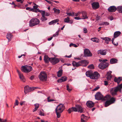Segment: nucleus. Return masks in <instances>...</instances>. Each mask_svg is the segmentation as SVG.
I'll return each mask as SVG.
<instances>
[{
    "mask_svg": "<svg viewBox=\"0 0 122 122\" xmlns=\"http://www.w3.org/2000/svg\"><path fill=\"white\" fill-rule=\"evenodd\" d=\"M73 20H70V19H69V22L68 23H69L70 24H72L73 23Z\"/></svg>",
    "mask_w": 122,
    "mask_h": 122,
    "instance_id": "61",
    "label": "nucleus"
},
{
    "mask_svg": "<svg viewBox=\"0 0 122 122\" xmlns=\"http://www.w3.org/2000/svg\"><path fill=\"white\" fill-rule=\"evenodd\" d=\"M53 10L54 11L55 13L59 14L60 13V10L59 9H57L55 8H54Z\"/></svg>",
    "mask_w": 122,
    "mask_h": 122,
    "instance_id": "35",
    "label": "nucleus"
},
{
    "mask_svg": "<svg viewBox=\"0 0 122 122\" xmlns=\"http://www.w3.org/2000/svg\"><path fill=\"white\" fill-rule=\"evenodd\" d=\"M35 107L38 109L39 106V104H36L34 105Z\"/></svg>",
    "mask_w": 122,
    "mask_h": 122,
    "instance_id": "50",
    "label": "nucleus"
},
{
    "mask_svg": "<svg viewBox=\"0 0 122 122\" xmlns=\"http://www.w3.org/2000/svg\"><path fill=\"white\" fill-rule=\"evenodd\" d=\"M38 77L40 80L42 81H46L47 79V75L44 72H41Z\"/></svg>",
    "mask_w": 122,
    "mask_h": 122,
    "instance_id": "8",
    "label": "nucleus"
},
{
    "mask_svg": "<svg viewBox=\"0 0 122 122\" xmlns=\"http://www.w3.org/2000/svg\"><path fill=\"white\" fill-rule=\"evenodd\" d=\"M92 73L91 71H87L86 73V76L88 77H89L90 78L91 76L92 75Z\"/></svg>",
    "mask_w": 122,
    "mask_h": 122,
    "instance_id": "30",
    "label": "nucleus"
},
{
    "mask_svg": "<svg viewBox=\"0 0 122 122\" xmlns=\"http://www.w3.org/2000/svg\"><path fill=\"white\" fill-rule=\"evenodd\" d=\"M18 75L20 80L23 81L25 82V79L23 74L21 73Z\"/></svg>",
    "mask_w": 122,
    "mask_h": 122,
    "instance_id": "25",
    "label": "nucleus"
},
{
    "mask_svg": "<svg viewBox=\"0 0 122 122\" xmlns=\"http://www.w3.org/2000/svg\"><path fill=\"white\" fill-rule=\"evenodd\" d=\"M100 16H98V15H97V17L96 18V19L97 20H98L100 19Z\"/></svg>",
    "mask_w": 122,
    "mask_h": 122,
    "instance_id": "58",
    "label": "nucleus"
},
{
    "mask_svg": "<svg viewBox=\"0 0 122 122\" xmlns=\"http://www.w3.org/2000/svg\"><path fill=\"white\" fill-rule=\"evenodd\" d=\"M59 20L58 19H55L49 22L48 23V24L49 25H51L54 24V23H56V22H57Z\"/></svg>",
    "mask_w": 122,
    "mask_h": 122,
    "instance_id": "28",
    "label": "nucleus"
},
{
    "mask_svg": "<svg viewBox=\"0 0 122 122\" xmlns=\"http://www.w3.org/2000/svg\"><path fill=\"white\" fill-rule=\"evenodd\" d=\"M91 40L92 41L96 43H98L100 41L99 39H91Z\"/></svg>",
    "mask_w": 122,
    "mask_h": 122,
    "instance_id": "34",
    "label": "nucleus"
},
{
    "mask_svg": "<svg viewBox=\"0 0 122 122\" xmlns=\"http://www.w3.org/2000/svg\"><path fill=\"white\" fill-rule=\"evenodd\" d=\"M95 97V99L97 100H106L105 104V107H107L114 103L116 101V99L113 97H111L110 95H107L103 97V95L99 92L97 93Z\"/></svg>",
    "mask_w": 122,
    "mask_h": 122,
    "instance_id": "1",
    "label": "nucleus"
},
{
    "mask_svg": "<svg viewBox=\"0 0 122 122\" xmlns=\"http://www.w3.org/2000/svg\"><path fill=\"white\" fill-rule=\"evenodd\" d=\"M67 77L65 76H63L57 81V82L59 83H61L62 82L65 81L67 80Z\"/></svg>",
    "mask_w": 122,
    "mask_h": 122,
    "instance_id": "18",
    "label": "nucleus"
},
{
    "mask_svg": "<svg viewBox=\"0 0 122 122\" xmlns=\"http://www.w3.org/2000/svg\"><path fill=\"white\" fill-rule=\"evenodd\" d=\"M83 109L81 106L78 105H76L75 107H72L69 108L68 110L69 113H71L73 111L78 112L81 113L83 112Z\"/></svg>",
    "mask_w": 122,
    "mask_h": 122,
    "instance_id": "2",
    "label": "nucleus"
},
{
    "mask_svg": "<svg viewBox=\"0 0 122 122\" xmlns=\"http://www.w3.org/2000/svg\"><path fill=\"white\" fill-rule=\"evenodd\" d=\"M17 1L20 2V4H22L24 1V0H16Z\"/></svg>",
    "mask_w": 122,
    "mask_h": 122,
    "instance_id": "48",
    "label": "nucleus"
},
{
    "mask_svg": "<svg viewBox=\"0 0 122 122\" xmlns=\"http://www.w3.org/2000/svg\"><path fill=\"white\" fill-rule=\"evenodd\" d=\"M77 62L75 61H73L72 62V65L73 66H76V67Z\"/></svg>",
    "mask_w": 122,
    "mask_h": 122,
    "instance_id": "52",
    "label": "nucleus"
},
{
    "mask_svg": "<svg viewBox=\"0 0 122 122\" xmlns=\"http://www.w3.org/2000/svg\"><path fill=\"white\" fill-rule=\"evenodd\" d=\"M77 46L75 44H74L72 43H71L70 45V46L71 47V46H73L74 47H76L77 46Z\"/></svg>",
    "mask_w": 122,
    "mask_h": 122,
    "instance_id": "43",
    "label": "nucleus"
},
{
    "mask_svg": "<svg viewBox=\"0 0 122 122\" xmlns=\"http://www.w3.org/2000/svg\"><path fill=\"white\" fill-rule=\"evenodd\" d=\"M81 61L77 62L76 67H77L79 66H81Z\"/></svg>",
    "mask_w": 122,
    "mask_h": 122,
    "instance_id": "46",
    "label": "nucleus"
},
{
    "mask_svg": "<svg viewBox=\"0 0 122 122\" xmlns=\"http://www.w3.org/2000/svg\"><path fill=\"white\" fill-rule=\"evenodd\" d=\"M34 88H31L28 86H26L24 87V92L25 94L27 93L30 92L31 91L34 90Z\"/></svg>",
    "mask_w": 122,
    "mask_h": 122,
    "instance_id": "13",
    "label": "nucleus"
},
{
    "mask_svg": "<svg viewBox=\"0 0 122 122\" xmlns=\"http://www.w3.org/2000/svg\"><path fill=\"white\" fill-rule=\"evenodd\" d=\"M117 10L119 12L122 13V6H119L117 8Z\"/></svg>",
    "mask_w": 122,
    "mask_h": 122,
    "instance_id": "31",
    "label": "nucleus"
},
{
    "mask_svg": "<svg viewBox=\"0 0 122 122\" xmlns=\"http://www.w3.org/2000/svg\"><path fill=\"white\" fill-rule=\"evenodd\" d=\"M36 5H34L33 6V9H34L35 11V12H41V10H40L38 8H37L38 7V5H36V4H35Z\"/></svg>",
    "mask_w": 122,
    "mask_h": 122,
    "instance_id": "21",
    "label": "nucleus"
},
{
    "mask_svg": "<svg viewBox=\"0 0 122 122\" xmlns=\"http://www.w3.org/2000/svg\"><path fill=\"white\" fill-rule=\"evenodd\" d=\"M122 80V78L121 77H119L118 78L116 77H115L114 79V81L116 82H117L118 84Z\"/></svg>",
    "mask_w": 122,
    "mask_h": 122,
    "instance_id": "26",
    "label": "nucleus"
},
{
    "mask_svg": "<svg viewBox=\"0 0 122 122\" xmlns=\"http://www.w3.org/2000/svg\"><path fill=\"white\" fill-rule=\"evenodd\" d=\"M34 76H31L30 77V79L31 80H32L34 78Z\"/></svg>",
    "mask_w": 122,
    "mask_h": 122,
    "instance_id": "64",
    "label": "nucleus"
},
{
    "mask_svg": "<svg viewBox=\"0 0 122 122\" xmlns=\"http://www.w3.org/2000/svg\"><path fill=\"white\" fill-rule=\"evenodd\" d=\"M12 37V35L11 34L9 33H7L6 35V38H11Z\"/></svg>",
    "mask_w": 122,
    "mask_h": 122,
    "instance_id": "37",
    "label": "nucleus"
},
{
    "mask_svg": "<svg viewBox=\"0 0 122 122\" xmlns=\"http://www.w3.org/2000/svg\"><path fill=\"white\" fill-rule=\"evenodd\" d=\"M50 15V14L48 12H46L45 13V15L46 16H48Z\"/></svg>",
    "mask_w": 122,
    "mask_h": 122,
    "instance_id": "59",
    "label": "nucleus"
},
{
    "mask_svg": "<svg viewBox=\"0 0 122 122\" xmlns=\"http://www.w3.org/2000/svg\"><path fill=\"white\" fill-rule=\"evenodd\" d=\"M115 39H112V43L114 45L117 46L118 45V43L117 41L115 40Z\"/></svg>",
    "mask_w": 122,
    "mask_h": 122,
    "instance_id": "32",
    "label": "nucleus"
},
{
    "mask_svg": "<svg viewBox=\"0 0 122 122\" xmlns=\"http://www.w3.org/2000/svg\"><path fill=\"white\" fill-rule=\"evenodd\" d=\"M25 102H20V104L22 106L23 104H24V103Z\"/></svg>",
    "mask_w": 122,
    "mask_h": 122,
    "instance_id": "63",
    "label": "nucleus"
},
{
    "mask_svg": "<svg viewBox=\"0 0 122 122\" xmlns=\"http://www.w3.org/2000/svg\"><path fill=\"white\" fill-rule=\"evenodd\" d=\"M99 61L101 62V63H100L98 65V67L99 68L101 69H104L106 68L108 66L109 63L105 62L107 61V59H99Z\"/></svg>",
    "mask_w": 122,
    "mask_h": 122,
    "instance_id": "4",
    "label": "nucleus"
},
{
    "mask_svg": "<svg viewBox=\"0 0 122 122\" xmlns=\"http://www.w3.org/2000/svg\"><path fill=\"white\" fill-rule=\"evenodd\" d=\"M117 10V8L115 6H111L108 9V11L110 12H114Z\"/></svg>",
    "mask_w": 122,
    "mask_h": 122,
    "instance_id": "14",
    "label": "nucleus"
},
{
    "mask_svg": "<svg viewBox=\"0 0 122 122\" xmlns=\"http://www.w3.org/2000/svg\"><path fill=\"white\" fill-rule=\"evenodd\" d=\"M19 104V102L18 100H16L14 104L15 105H18Z\"/></svg>",
    "mask_w": 122,
    "mask_h": 122,
    "instance_id": "49",
    "label": "nucleus"
},
{
    "mask_svg": "<svg viewBox=\"0 0 122 122\" xmlns=\"http://www.w3.org/2000/svg\"><path fill=\"white\" fill-rule=\"evenodd\" d=\"M40 22V20L37 18H32L29 22V26H34L39 24Z\"/></svg>",
    "mask_w": 122,
    "mask_h": 122,
    "instance_id": "6",
    "label": "nucleus"
},
{
    "mask_svg": "<svg viewBox=\"0 0 122 122\" xmlns=\"http://www.w3.org/2000/svg\"><path fill=\"white\" fill-rule=\"evenodd\" d=\"M112 72L111 71H110L107 72V80H110L112 78V76L111 75Z\"/></svg>",
    "mask_w": 122,
    "mask_h": 122,
    "instance_id": "24",
    "label": "nucleus"
},
{
    "mask_svg": "<svg viewBox=\"0 0 122 122\" xmlns=\"http://www.w3.org/2000/svg\"><path fill=\"white\" fill-rule=\"evenodd\" d=\"M59 33V30L56 32L54 34L53 36H51L49 38H53V37H57Z\"/></svg>",
    "mask_w": 122,
    "mask_h": 122,
    "instance_id": "33",
    "label": "nucleus"
},
{
    "mask_svg": "<svg viewBox=\"0 0 122 122\" xmlns=\"http://www.w3.org/2000/svg\"><path fill=\"white\" fill-rule=\"evenodd\" d=\"M69 19H70V18L67 17V18H65L64 19V21L65 23H69Z\"/></svg>",
    "mask_w": 122,
    "mask_h": 122,
    "instance_id": "38",
    "label": "nucleus"
},
{
    "mask_svg": "<svg viewBox=\"0 0 122 122\" xmlns=\"http://www.w3.org/2000/svg\"><path fill=\"white\" fill-rule=\"evenodd\" d=\"M117 60L115 58H112L110 60V63L111 64H113L117 62Z\"/></svg>",
    "mask_w": 122,
    "mask_h": 122,
    "instance_id": "27",
    "label": "nucleus"
},
{
    "mask_svg": "<svg viewBox=\"0 0 122 122\" xmlns=\"http://www.w3.org/2000/svg\"><path fill=\"white\" fill-rule=\"evenodd\" d=\"M50 58H49L46 55H45L44 56V60L45 62L48 63L49 61L50 62Z\"/></svg>",
    "mask_w": 122,
    "mask_h": 122,
    "instance_id": "23",
    "label": "nucleus"
},
{
    "mask_svg": "<svg viewBox=\"0 0 122 122\" xmlns=\"http://www.w3.org/2000/svg\"><path fill=\"white\" fill-rule=\"evenodd\" d=\"M104 85L105 86H107L108 84V83L107 81H104Z\"/></svg>",
    "mask_w": 122,
    "mask_h": 122,
    "instance_id": "57",
    "label": "nucleus"
},
{
    "mask_svg": "<svg viewBox=\"0 0 122 122\" xmlns=\"http://www.w3.org/2000/svg\"><path fill=\"white\" fill-rule=\"evenodd\" d=\"M86 104L87 106L89 108L92 107L94 105V103L90 101H87Z\"/></svg>",
    "mask_w": 122,
    "mask_h": 122,
    "instance_id": "16",
    "label": "nucleus"
},
{
    "mask_svg": "<svg viewBox=\"0 0 122 122\" xmlns=\"http://www.w3.org/2000/svg\"><path fill=\"white\" fill-rule=\"evenodd\" d=\"M81 66H86L88 64V62L85 60H82L81 61Z\"/></svg>",
    "mask_w": 122,
    "mask_h": 122,
    "instance_id": "20",
    "label": "nucleus"
},
{
    "mask_svg": "<svg viewBox=\"0 0 122 122\" xmlns=\"http://www.w3.org/2000/svg\"><path fill=\"white\" fill-rule=\"evenodd\" d=\"M107 50H100L97 51L98 54H100L101 55H104L106 54Z\"/></svg>",
    "mask_w": 122,
    "mask_h": 122,
    "instance_id": "17",
    "label": "nucleus"
},
{
    "mask_svg": "<svg viewBox=\"0 0 122 122\" xmlns=\"http://www.w3.org/2000/svg\"><path fill=\"white\" fill-rule=\"evenodd\" d=\"M74 19L77 20H78L81 19V18L80 17H75Z\"/></svg>",
    "mask_w": 122,
    "mask_h": 122,
    "instance_id": "55",
    "label": "nucleus"
},
{
    "mask_svg": "<svg viewBox=\"0 0 122 122\" xmlns=\"http://www.w3.org/2000/svg\"><path fill=\"white\" fill-rule=\"evenodd\" d=\"M82 16L81 19H87L88 18V17L87 15V13L85 11H82L81 12V13Z\"/></svg>",
    "mask_w": 122,
    "mask_h": 122,
    "instance_id": "15",
    "label": "nucleus"
},
{
    "mask_svg": "<svg viewBox=\"0 0 122 122\" xmlns=\"http://www.w3.org/2000/svg\"><path fill=\"white\" fill-rule=\"evenodd\" d=\"M88 67L91 69H93L94 68V66L93 64H91L89 66H88Z\"/></svg>",
    "mask_w": 122,
    "mask_h": 122,
    "instance_id": "42",
    "label": "nucleus"
},
{
    "mask_svg": "<svg viewBox=\"0 0 122 122\" xmlns=\"http://www.w3.org/2000/svg\"><path fill=\"white\" fill-rule=\"evenodd\" d=\"M39 114L41 116H44V113L41 111H40Z\"/></svg>",
    "mask_w": 122,
    "mask_h": 122,
    "instance_id": "53",
    "label": "nucleus"
},
{
    "mask_svg": "<svg viewBox=\"0 0 122 122\" xmlns=\"http://www.w3.org/2000/svg\"><path fill=\"white\" fill-rule=\"evenodd\" d=\"M41 12L42 11V12L41 13V14L42 15V16H45V11H43V10H41Z\"/></svg>",
    "mask_w": 122,
    "mask_h": 122,
    "instance_id": "47",
    "label": "nucleus"
},
{
    "mask_svg": "<svg viewBox=\"0 0 122 122\" xmlns=\"http://www.w3.org/2000/svg\"><path fill=\"white\" fill-rule=\"evenodd\" d=\"M60 61L59 60L56 58H50V62L53 64H55L58 62Z\"/></svg>",
    "mask_w": 122,
    "mask_h": 122,
    "instance_id": "11",
    "label": "nucleus"
},
{
    "mask_svg": "<svg viewBox=\"0 0 122 122\" xmlns=\"http://www.w3.org/2000/svg\"><path fill=\"white\" fill-rule=\"evenodd\" d=\"M99 88V87L98 86H97V87H96L93 90L95 91H96V90H98Z\"/></svg>",
    "mask_w": 122,
    "mask_h": 122,
    "instance_id": "56",
    "label": "nucleus"
},
{
    "mask_svg": "<svg viewBox=\"0 0 122 122\" xmlns=\"http://www.w3.org/2000/svg\"><path fill=\"white\" fill-rule=\"evenodd\" d=\"M87 117L84 114H82L81 116V122H86Z\"/></svg>",
    "mask_w": 122,
    "mask_h": 122,
    "instance_id": "19",
    "label": "nucleus"
},
{
    "mask_svg": "<svg viewBox=\"0 0 122 122\" xmlns=\"http://www.w3.org/2000/svg\"><path fill=\"white\" fill-rule=\"evenodd\" d=\"M17 5V7H18L20 8L24 9L25 8V7L24 6H23V5L20 4L18 3Z\"/></svg>",
    "mask_w": 122,
    "mask_h": 122,
    "instance_id": "36",
    "label": "nucleus"
},
{
    "mask_svg": "<svg viewBox=\"0 0 122 122\" xmlns=\"http://www.w3.org/2000/svg\"><path fill=\"white\" fill-rule=\"evenodd\" d=\"M122 88V84L118 86L117 87L112 88L110 91L111 93L113 96L117 94V92L119 91L121 92V89Z\"/></svg>",
    "mask_w": 122,
    "mask_h": 122,
    "instance_id": "5",
    "label": "nucleus"
},
{
    "mask_svg": "<svg viewBox=\"0 0 122 122\" xmlns=\"http://www.w3.org/2000/svg\"><path fill=\"white\" fill-rule=\"evenodd\" d=\"M111 39H103L105 41V42L107 44H108L109 43V42L111 40Z\"/></svg>",
    "mask_w": 122,
    "mask_h": 122,
    "instance_id": "39",
    "label": "nucleus"
},
{
    "mask_svg": "<svg viewBox=\"0 0 122 122\" xmlns=\"http://www.w3.org/2000/svg\"><path fill=\"white\" fill-rule=\"evenodd\" d=\"M121 34V32L119 31L115 32L114 34V37L116 38L118 36Z\"/></svg>",
    "mask_w": 122,
    "mask_h": 122,
    "instance_id": "22",
    "label": "nucleus"
},
{
    "mask_svg": "<svg viewBox=\"0 0 122 122\" xmlns=\"http://www.w3.org/2000/svg\"><path fill=\"white\" fill-rule=\"evenodd\" d=\"M100 76L99 74L97 72L95 71L94 73H92L90 78L94 80L97 79L99 78Z\"/></svg>",
    "mask_w": 122,
    "mask_h": 122,
    "instance_id": "9",
    "label": "nucleus"
},
{
    "mask_svg": "<svg viewBox=\"0 0 122 122\" xmlns=\"http://www.w3.org/2000/svg\"><path fill=\"white\" fill-rule=\"evenodd\" d=\"M66 14H67L68 16H75L74 13L73 12L72 13H71L66 12Z\"/></svg>",
    "mask_w": 122,
    "mask_h": 122,
    "instance_id": "40",
    "label": "nucleus"
},
{
    "mask_svg": "<svg viewBox=\"0 0 122 122\" xmlns=\"http://www.w3.org/2000/svg\"><path fill=\"white\" fill-rule=\"evenodd\" d=\"M83 30L84 31V33H87V30L86 28H84L83 29Z\"/></svg>",
    "mask_w": 122,
    "mask_h": 122,
    "instance_id": "51",
    "label": "nucleus"
},
{
    "mask_svg": "<svg viewBox=\"0 0 122 122\" xmlns=\"http://www.w3.org/2000/svg\"><path fill=\"white\" fill-rule=\"evenodd\" d=\"M32 67L29 66L25 65L21 66V70L22 71L24 72L28 73L32 70Z\"/></svg>",
    "mask_w": 122,
    "mask_h": 122,
    "instance_id": "7",
    "label": "nucleus"
},
{
    "mask_svg": "<svg viewBox=\"0 0 122 122\" xmlns=\"http://www.w3.org/2000/svg\"><path fill=\"white\" fill-rule=\"evenodd\" d=\"M109 24V23L107 22H103V23H102V25H108Z\"/></svg>",
    "mask_w": 122,
    "mask_h": 122,
    "instance_id": "45",
    "label": "nucleus"
},
{
    "mask_svg": "<svg viewBox=\"0 0 122 122\" xmlns=\"http://www.w3.org/2000/svg\"><path fill=\"white\" fill-rule=\"evenodd\" d=\"M84 56H91L92 54L90 51L87 49H85L84 51Z\"/></svg>",
    "mask_w": 122,
    "mask_h": 122,
    "instance_id": "10",
    "label": "nucleus"
},
{
    "mask_svg": "<svg viewBox=\"0 0 122 122\" xmlns=\"http://www.w3.org/2000/svg\"><path fill=\"white\" fill-rule=\"evenodd\" d=\"M47 19V18L45 17V16H42L41 18V20L42 21H44L46 20Z\"/></svg>",
    "mask_w": 122,
    "mask_h": 122,
    "instance_id": "41",
    "label": "nucleus"
},
{
    "mask_svg": "<svg viewBox=\"0 0 122 122\" xmlns=\"http://www.w3.org/2000/svg\"><path fill=\"white\" fill-rule=\"evenodd\" d=\"M91 5L92 8L94 10H96L99 7V4L98 2H94L92 3Z\"/></svg>",
    "mask_w": 122,
    "mask_h": 122,
    "instance_id": "12",
    "label": "nucleus"
},
{
    "mask_svg": "<svg viewBox=\"0 0 122 122\" xmlns=\"http://www.w3.org/2000/svg\"><path fill=\"white\" fill-rule=\"evenodd\" d=\"M65 108V107L63 104H60L57 106L56 109L55 111L57 118H59L60 117L61 113L62 112Z\"/></svg>",
    "mask_w": 122,
    "mask_h": 122,
    "instance_id": "3",
    "label": "nucleus"
},
{
    "mask_svg": "<svg viewBox=\"0 0 122 122\" xmlns=\"http://www.w3.org/2000/svg\"><path fill=\"white\" fill-rule=\"evenodd\" d=\"M67 90L68 92H70L72 90V89L71 88H70L69 87V86L68 85H67L66 86Z\"/></svg>",
    "mask_w": 122,
    "mask_h": 122,
    "instance_id": "44",
    "label": "nucleus"
},
{
    "mask_svg": "<svg viewBox=\"0 0 122 122\" xmlns=\"http://www.w3.org/2000/svg\"><path fill=\"white\" fill-rule=\"evenodd\" d=\"M63 70L62 69L60 70L57 73V76L58 77L61 76L62 74Z\"/></svg>",
    "mask_w": 122,
    "mask_h": 122,
    "instance_id": "29",
    "label": "nucleus"
},
{
    "mask_svg": "<svg viewBox=\"0 0 122 122\" xmlns=\"http://www.w3.org/2000/svg\"><path fill=\"white\" fill-rule=\"evenodd\" d=\"M81 12H78V13H76V14L75 16H77L79 15V14H81Z\"/></svg>",
    "mask_w": 122,
    "mask_h": 122,
    "instance_id": "60",
    "label": "nucleus"
},
{
    "mask_svg": "<svg viewBox=\"0 0 122 122\" xmlns=\"http://www.w3.org/2000/svg\"><path fill=\"white\" fill-rule=\"evenodd\" d=\"M30 11L35 12V11L34 10V9H33V8H30Z\"/></svg>",
    "mask_w": 122,
    "mask_h": 122,
    "instance_id": "62",
    "label": "nucleus"
},
{
    "mask_svg": "<svg viewBox=\"0 0 122 122\" xmlns=\"http://www.w3.org/2000/svg\"><path fill=\"white\" fill-rule=\"evenodd\" d=\"M46 1L48 3H49V4H53V3L51 1H49L48 0H46Z\"/></svg>",
    "mask_w": 122,
    "mask_h": 122,
    "instance_id": "54",
    "label": "nucleus"
}]
</instances>
